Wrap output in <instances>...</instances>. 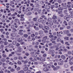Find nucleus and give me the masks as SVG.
I'll return each mask as SVG.
<instances>
[{
    "label": "nucleus",
    "mask_w": 73,
    "mask_h": 73,
    "mask_svg": "<svg viewBox=\"0 0 73 73\" xmlns=\"http://www.w3.org/2000/svg\"><path fill=\"white\" fill-rule=\"evenodd\" d=\"M24 36L25 37L27 38V37L28 36V35L27 34H25L24 35Z\"/></svg>",
    "instance_id": "46"
},
{
    "label": "nucleus",
    "mask_w": 73,
    "mask_h": 73,
    "mask_svg": "<svg viewBox=\"0 0 73 73\" xmlns=\"http://www.w3.org/2000/svg\"><path fill=\"white\" fill-rule=\"evenodd\" d=\"M68 24L69 25H72V24L73 25V23L72 22H70L69 23H68Z\"/></svg>",
    "instance_id": "21"
},
{
    "label": "nucleus",
    "mask_w": 73,
    "mask_h": 73,
    "mask_svg": "<svg viewBox=\"0 0 73 73\" xmlns=\"http://www.w3.org/2000/svg\"><path fill=\"white\" fill-rule=\"evenodd\" d=\"M49 37H50V38H53V35H50L49 36Z\"/></svg>",
    "instance_id": "31"
},
{
    "label": "nucleus",
    "mask_w": 73,
    "mask_h": 73,
    "mask_svg": "<svg viewBox=\"0 0 73 73\" xmlns=\"http://www.w3.org/2000/svg\"><path fill=\"white\" fill-rule=\"evenodd\" d=\"M69 18V17H67L66 16H64V19H65V20H67V19H68Z\"/></svg>",
    "instance_id": "34"
},
{
    "label": "nucleus",
    "mask_w": 73,
    "mask_h": 73,
    "mask_svg": "<svg viewBox=\"0 0 73 73\" xmlns=\"http://www.w3.org/2000/svg\"><path fill=\"white\" fill-rule=\"evenodd\" d=\"M11 72H14L15 71V69L13 68H12L10 70Z\"/></svg>",
    "instance_id": "60"
},
{
    "label": "nucleus",
    "mask_w": 73,
    "mask_h": 73,
    "mask_svg": "<svg viewBox=\"0 0 73 73\" xmlns=\"http://www.w3.org/2000/svg\"><path fill=\"white\" fill-rule=\"evenodd\" d=\"M44 28L46 29V30H49V27L48 26H45L44 27Z\"/></svg>",
    "instance_id": "9"
},
{
    "label": "nucleus",
    "mask_w": 73,
    "mask_h": 73,
    "mask_svg": "<svg viewBox=\"0 0 73 73\" xmlns=\"http://www.w3.org/2000/svg\"><path fill=\"white\" fill-rule=\"evenodd\" d=\"M42 43H45L46 42V40H44L43 39L42 40Z\"/></svg>",
    "instance_id": "29"
},
{
    "label": "nucleus",
    "mask_w": 73,
    "mask_h": 73,
    "mask_svg": "<svg viewBox=\"0 0 73 73\" xmlns=\"http://www.w3.org/2000/svg\"><path fill=\"white\" fill-rule=\"evenodd\" d=\"M39 44H40V43H39L38 42H37L35 43V44L36 45H39Z\"/></svg>",
    "instance_id": "53"
},
{
    "label": "nucleus",
    "mask_w": 73,
    "mask_h": 73,
    "mask_svg": "<svg viewBox=\"0 0 73 73\" xmlns=\"http://www.w3.org/2000/svg\"><path fill=\"white\" fill-rule=\"evenodd\" d=\"M24 71H27L28 70V68L25 67L24 68Z\"/></svg>",
    "instance_id": "17"
},
{
    "label": "nucleus",
    "mask_w": 73,
    "mask_h": 73,
    "mask_svg": "<svg viewBox=\"0 0 73 73\" xmlns=\"http://www.w3.org/2000/svg\"><path fill=\"white\" fill-rule=\"evenodd\" d=\"M55 7V6H54V5H51V8L52 9H53V8H54Z\"/></svg>",
    "instance_id": "48"
},
{
    "label": "nucleus",
    "mask_w": 73,
    "mask_h": 73,
    "mask_svg": "<svg viewBox=\"0 0 73 73\" xmlns=\"http://www.w3.org/2000/svg\"><path fill=\"white\" fill-rule=\"evenodd\" d=\"M41 10L40 9V10H39L38 11V13L40 14L41 13Z\"/></svg>",
    "instance_id": "62"
},
{
    "label": "nucleus",
    "mask_w": 73,
    "mask_h": 73,
    "mask_svg": "<svg viewBox=\"0 0 73 73\" xmlns=\"http://www.w3.org/2000/svg\"><path fill=\"white\" fill-rule=\"evenodd\" d=\"M8 44V42H4V45H7Z\"/></svg>",
    "instance_id": "30"
},
{
    "label": "nucleus",
    "mask_w": 73,
    "mask_h": 73,
    "mask_svg": "<svg viewBox=\"0 0 73 73\" xmlns=\"http://www.w3.org/2000/svg\"><path fill=\"white\" fill-rule=\"evenodd\" d=\"M64 39L67 40H69V38H68V37H65L64 38Z\"/></svg>",
    "instance_id": "44"
},
{
    "label": "nucleus",
    "mask_w": 73,
    "mask_h": 73,
    "mask_svg": "<svg viewBox=\"0 0 73 73\" xmlns=\"http://www.w3.org/2000/svg\"><path fill=\"white\" fill-rule=\"evenodd\" d=\"M22 62H23V63H25V64H27V63H28V60H22L21 61Z\"/></svg>",
    "instance_id": "11"
},
{
    "label": "nucleus",
    "mask_w": 73,
    "mask_h": 73,
    "mask_svg": "<svg viewBox=\"0 0 73 73\" xmlns=\"http://www.w3.org/2000/svg\"><path fill=\"white\" fill-rule=\"evenodd\" d=\"M61 5L62 7L63 8V9H67V7H66V3H65L64 4V3H62L61 4Z\"/></svg>",
    "instance_id": "2"
},
{
    "label": "nucleus",
    "mask_w": 73,
    "mask_h": 73,
    "mask_svg": "<svg viewBox=\"0 0 73 73\" xmlns=\"http://www.w3.org/2000/svg\"><path fill=\"white\" fill-rule=\"evenodd\" d=\"M43 33V32H42V31H40L39 32V34L40 35H42Z\"/></svg>",
    "instance_id": "35"
},
{
    "label": "nucleus",
    "mask_w": 73,
    "mask_h": 73,
    "mask_svg": "<svg viewBox=\"0 0 73 73\" xmlns=\"http://www.w3.org/2000/svg\"><path fill=\"white\" fill-rule=\"evenodd\" d=\"M69 13L70 14L73 15V11H70L69 12Z\"/></svg>",
    "instance_id": "63"
},
{
    "label": "nucleus",
    "mask_w": 73,
    "mask_h": 73,
    "mask_svg": "<svg viewBox=\"0 0 73 73\" xmlns=\"http://www.w3.org/2000/svg\"><path fill=\"white\" fill-rule=\"evenodd\" d=\"M18 61L17 62V64H18V65H21L22 64V63H21V62L20 61Z\"/></svg>",
    "instance_id": "18"
},
{
    "label": "nucleus",
    "mask_w": 73,
    "mask_h": 73,
    "mask_svg": "<svg viewBox=\"0 0 73 73\" xmlns=\"http://www.w3.org/2000/svg\"><path fill=\"white\" fill-rule=\"evenodd\" d=\"M39 27L40 28H43V26H42V25L40 24H39Z\"/></svg>",
    "instance_id": "20"
},
{
    "label": "nucleus",
    "mask_w": 73,
    "mask_h": 73,
    "mask_svg": "<svg viewBox=\"0 0 73 73\" xmlns=\"http://www.w3.org/2000/svg\"><path fill=\"white\" fill-rule=\"evenodd\" d=\"M6 60L4 58H2L1 60V61L2 62H5Z\"/></svg>",
    "instance_id": "26"
},
{
    "label": "nucleus",
    "mask_w": 73,
    "mask_h": 73,
    "mask_svg": "<svg viewBox=\"0 0 73 73\" xmlns=\"http://www.w3.org/2000/svg\"><path fill=\"white\" fill-rule=\"evenodd\" d=\"M34 28L36 31H38V30H39V28L38 27H36V26H34Z\"/></svg>",
    "instance_id": "7"
},
{
    "label": "nucleus",
    "mask_w": 73,
    "mask_h": 73,
    "mask_svg": "<svg viewBox=\"0 0 73 73\" xmlns=\"http://www.w3.org/2000/svg\"><path fill=\"white\" fill-rule=\"evenodd\" d=\"M66 28L68 29H70V26H67L66 27Z\"/></svg>",
    "instance_id": "33"
},
{
    "label": "nucleus",
    "mask_w": 73,
    "mask_h": 73,
    "mask_svg": "<svg viewBox=\"0 0 73 73\" xmlns=\"http://www.w3.org/2000/svg\"><path fill=\"white\" fill-rule=\"evenodd\" d=\"M52 19L51 18H49L47 19V21L49 22V21H52Z\"/></svg>",
    "instance_id": "19"
},
{
    "label": "nucleus",
    "mask_w": 73,
    "mask_h": 73,
    "mask_svg": "<svg viewBox=\"0 0 73 73\" xmlns=\"http://www.w3.org/2000/svg\"><path fill=\"white\" fill-rule=\"evenodd\" d=\"M29 59L31 61H32V62H33V60H33V58H32L31 57Z\"/></svg>",
    "instance_id": "45"
},
{
    "label": "nucleus",
    "mask_w": 73,
    "mask_h": 73,
    "mask_svg": "<svg viewBox=\"0 0 73 73\" xmlns=\"http://www.w3.org/2000/svg\"><path fill=\"white\" fill-rule=\"evenodd\" d=\"M57 1L58 3H62V1H61V0H58Z\"/></svg>",
    "instance_id": "42"
},
{
    "label": "nucleus",
    "mask_w": 73,
    "mask_h": 73,
    "mask_svg": "<svg viewBox=\"0 0 73 73\" xmlns=\"http://www.w3.org/2000/svg\"><path fill=\"white\" fill-rule=\"evenodd\" d=\"M70 16L71 18L72 19L73 18V14H70Z\"/></svg>",
    "instance_id": "49"
},
{
    "label": "nucleus",
    "mask_w": 73,
    "mask_h": 73,
    "mask_svg": "<svg viewBox=\"0 0 73 73\" xmlns=\"http://www.w3.org/2000/svg\"><path fill=\"white\" fill-rule=\"evenodd\" d=\"M40 61H45V58L44 57H41L40 59Z\"/></svg>",
    "instance_id": "4"
},
{
    "label": "nucleus",
    "mask_w": 73,
    "mask_h": 73,
    "mask_svg": "<svg viewBox=\"0 0 73 73\" xmlns=\"http://www.w3.org/2000/svg\"><path fill=\"white\" fill-rule=\"evenodd\" d=\"M11 36L13 37H15V33H13L11 35Z\"/></svg>",
    "instance_id": "51"
},
{
    "label": "nucleus",
    "mask_w": 73,
    "mask_h": 73,
    "mask_svg": "<svg viewBox=\"0 0 73 73\" xmlns=\"http://www.w3.org/2000/svg\"><path fill=\"white\" fill-rule=\"evenodd\" d=\"M23 57L21 56H19L18 57V59L19 60H22V59H23Z\"/></svg>",
    "instance_id": "27"
},
{
    "label": "nucleus",
    "mask_w": 73,
    "mask_h": 73,
    "mask_svg": "<svg viewBox=\"0 0 73 73\" xmlns=\"http://www.w3.org/2000/svg\"><path fill=\"white\" fill-rule=\"evenodd\" d=\"M48 68H50V66H49V65H48L46 66V68H44L43 69V70L44 72H47V71H48Z\"/></svg>",
    "instance_id": "1"
},
{
    "label": "nucleus",
    "mask_w": 73,
    "mask_h": 73,
    "mask_svg": "<svg viewBox=\"0 0 73 73\" xmlns=\"http://www.w3.org/2000/svg\"><path fill=\"white\" fill-rule=\"evenodd\" d=\"M58 10L59 11H62L63 10V8L62 7H60L58 8Z\"/></svg>",
    "instance_id": "22"
},
{
    "label": "nucleus",
    "mask_w": 73,
    "mask_h": 73,
    "mask_svg": "<svg viewBox=\"0 0 73 73\" xmlns=\"http://www.w3.org/2000/svg\"><path fill=\"white\" fill-rule=\"evenodd\" d=\"M53 22L54 23V24H58L59 23L57 22V21L56 20H54L53 21Z\"/></svg>",
    "instance_id": "10"
},
{
    "label": "nucleus",
    "mask_w": 73,
    "mask_h": 73,
    "mask_svg": "<svg viewBox=\"0 0 73 73\" xmlns=\"http://www.w3.org/2000/svg\"><path fill=\"white\" fill-rule=\"evenodd\" d=\"M50 53H52L53 54L54 53V50H51L49 51Z\"/></svg>",
    "instance_id": "14"
},
{
    "label": "nucleus",
    "mask_w": 73,
    "mask_h": 73,
    "mask_svg": "<svg viewBox=\"0 0 73 73\" xmlns=\"http://www.w3.org/2000/svg\"><path fill=\"white\" fill-rule=\"evenodd\" d=\"M63 60H65L66 58V57L64 56V55H62L61 56Z\"/></svg>",
    "instance_id": "16"
},
{
    "label": "nucleus",
    "mask_w": 73,
    "mask_h": 73,
    "mask_svg": "<svg viewBox=\"0 0 73 73\" xmlns=\"http://www.w3.org/2000/svg\"><path fill=\"white\" fill-rule=\"evenodd\" d=\"M16 45V46H19V45H20V44L17 43Z\"/></svg>",
    "instance_id": "55"
},
{
    "label": "nucleus",
    "mask_w": 73,
    "mask_h": 73,
    "mask_svg": "<svg viewBox=\"0 0 73 73\" xmlns=\"http://www.w3.org/2000/svg\"><path fill=\"white\" fill-rule=\"evenodd\" d=\"M13 31H12V32L15 33V32H17V30L15 28H13L12 29Z\"/></svg>",
    "instance_id": "12"
},
{
    "label": "nucleus",
    "mask_w": 73,
    "mask_h": 73,
    "mask_svg": "<svg viewBox=\"0 0 73 73\" xmlns=\"http://www.w3.org/2000/svg\"><path fill=\"white\" fill-rule=\"evenodd\" d=\"M67 7L68 8H70V7H71V5H67Z\"/></svg>",
    "instance_id": "47"
},
{
    "label": "nucleus",
    "mask_w": 73,
    "mask_h": 73,
    "mask_svg": "<svg viewBox=\"0 0 73 73\" xmlns=\"http://www.w3.org/2000/svg\"><path fill=\"white\" fill-rule=\"evenodd\" d=\"M63 51H64V52H67V51H68V50L66 48H64V49H63Z\"/></svg>",
    "instance_id": "50"
},
{
    "label": "nucleus",
    "mask_w": 73,
    "mask_h": 73,
    "mask_svg": "<svg viewBox=\"0 0 73 73\" xmlns=\"http://www.w3.org/2000/svg\"><path fill=\"white\" fill-rule=\"evenodd\" d=\"M64 32L66 34H68V33H69L70 31L69 30H65L64 31Z\"/></svg>",
    "instance_id": "8"
},
{
    "label": "nucleus",
    "mask_w": 73,
    "mask_h": 73,
    "mask_svg": "<svg viewBox=\"0 0 73 73\" xmlns=\"http://www.w3.org/2000/svg\"><path fill=\"white\" fill-rule=\"evenodd\" d=\"M52 19L54 20H56V19H57V16H56L55 15H54L52 17Z\"/></svg>",
    "instance_id": "15"
},
{
    "label": "nucleus",
    "mask_w": 73,
    "mask_h": 73,
    "mask_svg": "<svg viewBox=\"0 0 73 73\" xmlns=\"http://www.w3.org/2000/svg\"><path fill=\"white\" fill-rule=\"evenodd\" d=\"M32 14V13L31 12H29L27 14V16H29V15H31Z\"/></svg>",
    "instance_id": "28"
},
{
    "label": "nucleus",
    "mask_w": 73,
    "mask_h": 73,
    "mask_svg": "<svg viewBox=\"0 0 73 73\" xmlns=\"http://www.w3.org/2000/svg\"><path fill=\"white\" fill-rule=\"evenodd\" d=\"M58 13L59 14H62V11H59L58 12Z\"/></svg>",
    "instance_id": "57"
},
{
    "label": "nucleus",
    "mask_w": 73,
    "mask_h": 73,
    "mask_svg": "<svg viewBox=\"0 0 73 73\" xmlns=\"http://www.w3.org/2000/svg\"><path fill=\"white\" fill-rule=\"evenodd\" d=\"M19 73H24V71L23 70H21L18 72Z\"/></svg>",
    "instance_id": "24"
},
{
    "label": "nucleus",
    "mask_w": 73,
    "mask_h": 73,
    "mask_svg": "<svg viewBox=\"0 0 73 73\" xmlns=\"http://www.w3.org/2000/svg\"><path fill=\"white\" fill-rule=\"evenodd\" d=\"M18 34L19 35H21V36H23V33H18Z\"/></svg>",
    "instance_id": "52"
},
{
    "label": "nucleus",
    "mask_w": 73,
    "mask_h": 73,
    "mask_svg": "<svg viewBox=\"0 0 73 73\" xmlns=\"http://www.w3.org/2000/svg\"><path fill=\"white\" fill-rule=\"evenodd\" d=\"M64 67L65 68H68V66H69V65L67 64H64Z\"/></svg>",
    "instance_id": "13"
},
{
    "label": "nucleus",
    "mask_w": 73,
    "mask_h": 73,
    "mask_svg": "<svg viewBox=\"0 0 73 73\" xmlns=\"http://www.w3.org/2000/svg\"><path fill=\"white\" fill-rule=\"evenodd\" d=\"M47 36H45L43 38V40H46V39H47Z\"/></svg>",
    "instance_id": "25"
},
{
    "label": "nucleus",
    "mask_w": 73,
    "mask_h": 73,
    "mask_svg": "<svg viewBox=\"0 0 73 73\" xmlns=\"http://www.w3.org/2000/svg\"><path fill=\"white\" fill-rule=\"evenodd\" d=\"M16 44V41H13V45H15Z\"/></svg>",
    "instance_id": "40"
},
{
    "label": "nucleus",
    "mask_w": 73,
    "mask_h": 73,
    "mask_svg": "<svg viewBox=\"0 0 73 73\" xmlns=\"http://www.w3.org/2000/svg\"><path fill=\"white\" fill-rule=\"evenodd\" d=\"M69 64L70 65H73V62H69Z\"/></svg>",
    "instance_id": "56"
},
{
    "label": "nucleus",
    "mask_w": 73,
    "mask_h": 73,
    "mask_svg": "<svg viewBox=\"0 0 73 73\" xmlns=\"http://www.w3.org/2000/svg\"><path fill=\"white\" fill-rule=\"evenodd\" d=\"M22 49V48H21V46H19L17 49V52H21V50Z\"/></svg>",
    "instance_id": "3"
},
{
    "label": "nucleus",
    "mask_w": 73,
    "mask_h": 73,
    "mask_svg": "<svg viewBox=\"0 0 73 73\" xmlns=\"http://www.w3.org/2000/svg\"><path fill=\"white\" fill-rule=\"evenodd\" d=\"M45 9H49L50 8V6L47 5L45 7Z\"/></svg>",
    "instance_id": "6"
},
{
    "label": "nucleus",
    "mask_w": 73,
    "mask_h": 73,
    "mask_svg": "<svg viewBox=\"0 0 73 73\" xmlns=\"http://www.w3.org/2000/svg\"><path fill=\"white\" fill-rule=\"evenodd\" d=\"M43 12L44 13L46 11V9H44L42 10Z\"/></svg>",
    "instance_id": "64"
},
{
    "label": "nucleus",
    "mask_w": 73,
    "mask_h": 73,
    "mask_svg": "<svg viewBox=\"0 0 73 73\" xmlns=\"http://www.w3.org/2000/svg\"><path fill=\"white\" fill-rule=\"evenodd\" d=\"M3 57H7V55H6V54H3Z\"/></svg>",
    "instance_id": "39"
},
{
    "label": "nucleus",
    "mask_w": 73,
    "mask_h": 73,
    "mask_svg": "<svg viewBox=\"0 0 73 73\" xmlns=\"http://www.w3.org/2000/svg\"><path fill=\"white\" fill-rule=\"evenodd\" d=\"M33 21H37V18H34L33 19Z\"/></svg>",
    "instance_id": "54"
},
{
    "label": "nucleus",
    "mask_w": 73,
    "mask_h": 73,
    "mask_svg": "<svg viewBox=\"0 0 73 73\" xmlns=\"http://www.w3.org/2000/svg\"><path fill=\"white\" fill-rule=\"evenodd\" d=\"M49 24L51 26H52V25H53V22L52 21H50L49 22Z\"/></svg>",
    "instance_id": "41"
},
{
    "label": "nucleus",
    "mask_w": 73,
    "mask_h": 73,
    "mask_svg": "<svg viewBox=\"0 0 73 73\" xmlns=\"http://www.w3.org/2000/svg\"><path fill=\"white\" fill-rule=\"evenodd\" d=\"M12 44H9V48H11V47H12Z\"/></svg>",
    "instance_id": "59"
},
{
    "label": "nucleus",
    "mask_w": 73,
    "mask_h": 73,
    "mask_svg": "<svg viewBox=\"0 0 73 73\" xmlns=\"http://www.w3.org/2000/svg\"><path fill=\"white\" fill-rule=\"evenodd\" d=\"M57 38V37L56 36H54V38H52L53 40H56V39Z\"/></svg>",
    "instance_id": "23"
},
{
    "label": "nucleus",
    "mask_w": 73,
    "mask_h": 73,
    "mask_svg": "<svg viewBox=\"0 0 73 73\" xmlns=\"http://www.w3.org/2000/svg\"><path fill=\"white\" fill-rule=\"evenodd\" d=\"M61 40V39L60 38H58L57 39V42H59V41H60Z\"/></svg>",
    "instance_id": "38"
},
{
    "label": "nucleus",
    "mask_w": 73,
    "mask_h": 73,
    "mask_svg": "<svg viewBox=\"0 0 73 73\" xmlns=\"http://www.w3.org/2000/svg\"><path fill=\"white\" fill-rule=\"evenodd\" d=\"M34 36H35V35L34 34H32L31 35V37H33Z\"/></svg>",
    "instance_id": "58"
},
{
    "label": "nucleus",
    "mask_w": 73,
    "mask_h": 73,
    "mask_svg": "<svg viewBox=\"0 0 73 73\" xmlns=\"http://www.w3.org/2000/svg\"><path fill=\"white\" fill-rule=\"evenodd\" d=\"M25 54L26 56H28L29 55V53H28V52L26 53Z\"/></svg>",
    "instance_id": "61"
},
{
    "label": "nucleus",
    "mask_w": 73,
    "mask_h": 73,
    "mask_svg": "<svg viewBox=\"0 0 73 73\" xmlns=\"http://www.w3.org/2000/svg\"><path fill=\"white\" fill-rule=\"evenodd\" d=\"M54 70H55V71H56V70H57V69L56 67H55L53 68Z\"/></svg>",
    "instance_id": "37"
},
{
    "label": "nucleus",
    "mask_w": 73,
    "mask_h": 73,
    "mask_svg": "<svg viewBox=\"0 0 73 73\" xmlns=\"http://www.w3.org/2000/svg\"><path fill=\"white\" fill-rule=\"evenodd\" d=\"M23 39H22V38H18L17 40V41L18 42H20L21 41H23Z\"/></svg>",
    "instance_id": "5"
},
{
    "label": "nucleus",
    "mask_w": 73,
    "mask_h": 73,
    "mask_svg": "<svg viewBox=\"0 0 73 73\" xmlns=\"http://www.w3.org/2000/svg\"><path fill=\"white\" fill-rule=\"evenodd\" d=\"M65 44L66 45H70V44L68 42H66L65 43Z\"/></svg>",
    "instance_id": "43"
},
{
    "label": "nucleus",
    "mask_w": 73,
    "mask_h": 73,
    "mask_svg": "<svg viewBox=\"0 0 73 73\" xmlns=\"http://www.w3.org/2000/svg\"><path fill=\"white\" fill-rule=\"evenodd\" d=\"M52 43L53 44H54L55 45H56L57 44V43L56 42V41H53L52 42Z\"/></svg>",
    "instance_id": "32"
},
{
    "label": "nucleus",
    "mask_w": 73,
    "mask_h": 73,
    "mask_svg": "<svg viewBox=\"0 0 73 73\" xmlns=\"http://www.w3.org/2000/svg\"><path fill=\"white\" fill-rule=\"evenodd\" d=\"M9 65H13L14 64L12 63V62H10L9 63Z\"/></svg>",
    "instance_id": "36"
}]
</instances>
